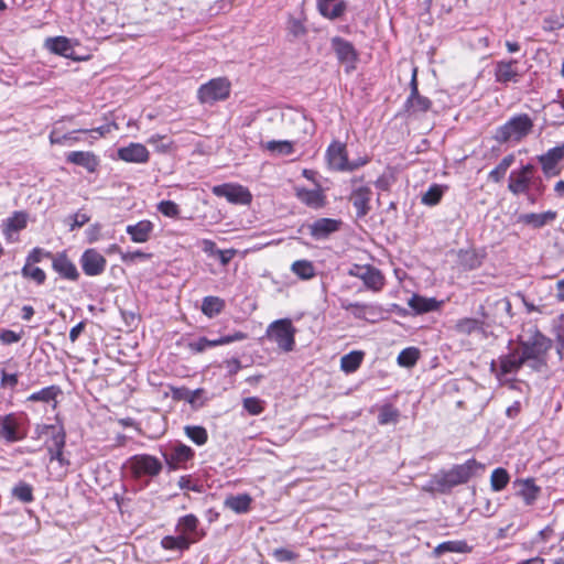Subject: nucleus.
I'll return each mask as SVG.
<instances>
[{
  "mask_svg": "<svg viewBox=\"0 0 564 564\" xmlns=\"http://www.w3.org/2000/svg\"><path fill=\"white\" fill-rule=\"evenodd\" d=\"M508 189L514 196H524L530 204L534 205L544 195L546 185L536 174L535 166L525 163L510 172Z\"/></svg>",
  "mask_w": 564,
  "mask_h": 564,
  "instance_id": "nucleus-1",
  "label": "nucleus"
},
{
  "mask_svg": "<svg viewBox=\"0 0 564 564\" xmlns=\"http://www.w3.org/2000/svg\"><path fill=\"white\" fill-rule=\"evenodd\" d=\"M517 348L527 366L539 371L546 366V355L552 348V340L536 327H532L520 337Z\"/></svg>",
  "mask_w": 564,
  "mask_h": 564,
  "instance_id": "nucleus-2",
  "label": "nucleus"
},
{
  "mask_svg": "<svg viewBox=\"0 0 564 564\" xmlns=\"http://www.w3.org/2000/svg\"><path fill=\"white\" fill-rule=\"evenodd\" d=\"M124 467L130 478L135 481L141 489L148 487L163 470L162 462L150 454H137L129 457Z\"/></svg>",
  "mask_w": 564,
  "mask_h": 564,
  "instance_id": "nucleus-3",
  "label": "nucleus"
},
{
  "mask_svg": "<svg viewBox=\"0 0 564 564\" xmlns=\"http://www.w3.org/2000/svg\"><path fill=\"white\" fill-rule=\"evenodd\" d=\"M533 126L529 115H514L496 130L495 140L499 143H519L531 133Z\"/></svg>",
  "mask_w": 564,
  "mask_h": 564,
  "instance_id": "nucleus-4",
  "label": "nucleus"
},
{
  "mask_svg": "<svg viewBox=\"0 0 564 564\" xmlns=\"http://www.w3.org/2000/svg\"><path fill=\"white\" fill-rule=\"evenodd\" d=\"M296 328L289 318H281L269 324L265 337L275 343L278 348L284 352L294 350Z\"/></svg>",
  "mask_w": 564,
  "mask_h": 564,
  "instance_id": "nucleus-5",
  "label": "nucleus"
},
{
  "mask_svg": "<svg viewBox=\"0 0 564 564\" xmlns=\"http://www.w3.org/2000/svg\"><path fill=\"white\" fill-rule=\"evenodd\" d=\"M485 466L471 458L466 460L464 464L455 465L452 469L443 473L437 479L438 486L443 489H451L455 486L466 484L479 469H484Z\"/></svg>",
  "mask_w": 564,
  "mask_h": 564,
  "instance_id": "nucleus-6",
  "label": "nucleus"
},
{
  "mask_svg": "<svg viewBox=\"0 0 564 564\" xmlns=\"http://www.w3.org/2000/svg\"><path fill=\"white\" fill-rule=\"evenodd\" d=\"M40 435H50L51 444L47 445V452L51 462H58L62 466L68 465L69 462L64 458V447L66 442V433L61 424H45L37 429Z\"/></svg>",
  "mask_w": 564,
  "mask_h": 564,
  "instance_id": "nucleus-7",
  "label": "nucleus"
},
{
  "mask_svg": "<svg viewBox=\"0 0 564 564\" xmlns=\"http://www.w3.org/2000/svg\"><path fill=\"white\" fill-rule=\"evenodd\" d=\"M231 90V83L226 77H216L200 85L197 90V99L200 104L214 105L226 100Z\"/></svg>",
  "mask_w": 564,
  "mask_h": 564,
  "instance_id": "nucleus-8",
  "label": "nucleus"
},
{
  "mask_svg": "<svg viewBox=\"0 0 564 564\" xmlns=\"http://www.w3.org/2000/svg\"><path fill=\"white\" fill-rule=\"evenodd\" d=\"M26 436L24 419L21 414L10 413L0 416V440L7 443H15Z\"/></svg>",
  "mask_w": 564,
  "mask_h": 564,
  "instance_id": "nucleus-9",
  "label": "nucleus"
},
{
  "mask_svg": "<svg viewBox=\"0 0 564 564\" xmlns=\"http://www.w3.org/2000/svg\"><path fill=\"white\" fill-rule=\"evenodd\" d=\"M348 275L360 279L365 286L373 292L381 291L386 283L382 272L370 264H354L349 268Z\"/></svg>",
  "mask_w": 564,
  "mask_h": 564,
  "instance_id": "nucleus-10",
  "label": "nucleus"
},
{
  "mask_svg": "<svg viewBox=\"0 0 564 564\" xmlns=\"http://www.w3.org/2000/svg\"><path fill=\"white\" fill-rule=\"evenodd\" d=\"M195 456L193 448L182 442L171 444L163 454L164 460L170 470L187 468L186 464Z\"/></svg>",
  "mask_w": 564,
  "mask_h": 564,
  "instance_id": "nucleus-11",
  "label": "nucleus"
},
{
  "mask_svg": "<svg viewBox=\"0 0 564 564\" xmlns=\"http://www.w3.org/2000/svg\"><path fill=\"white\" fill-rule=\"evenodd\" d=\"M330 46L338 62L345 65L347 72L356 68L358 52L351 42L340 36H334L330 40Z\"/></svg>",
  "mask_w": 564,
  "mask_h": 564,
  "instance_id": "nucleus-12",
  "label": "nucleus"
},
{
  "mask_svg": "<svg viewBox=\"0 0 564 564\" xmlns=\"http://www.w3.org/2000/svg\"><path fill=\"white\" fill-rule=\"evenodd\" d=\"M523 365H527V362L516 347L507 355L500 356L498 361L494 360L491 362V370L496 372L497 377H502L517 373Z\"/></svg>",
  "mask_w": 564,
  "mask_h": 564,
  "instance_id": "nucleus-13",
  "label": "nucleus"
},
{
  "mask_svg": "<svg viewBox=\"0 0 564 564\" xmlns=\"http://www.w3.org/2000/svg\"><path fill=\"white\" fill-rule=\"evenodd\" d=\"M175 532L188 540V544L197 543L205 536V532L199 528V520L195 514H186L178 519Z\"/></svg>",
  "mask_w": 564,
  "mask_h": 564,
  "instance_id": "nucleus-14",
  "label": "nucleus"
},
{
  "mask_svg": "<svg viewBox=\"0 0 564 564\" xmlns=\"http://www.w3.org/2000/svg\"><path fill=\"white\" fill-rule=\"evenodd\" d=\"M213 194L225 197L229 203L247 205L251 202L252 195L248 188L238 184H221L213 187Z\"/></svg>",
  "mask_w": 564,
  "mask_h": 564,
  "instance_id": "nucleus-15",
  "label": "nucleus"
},
{
  "mask_svg": "<svg viewBox=\"0 0 564 564\" xmlns=\"http://www.w3.org/2000/svg\"><path fill=\"white\" fill-rule=\"evenodd\" d=\"M343 221L335 218H318L307 225L310 236L316 241H324L341 229Z\"/></svg>",
  "mask_w": 564,
  "mask_h": 564,
  "instance_id": "nucleus-16",
  "label": "nucleus"
},
{
  "mask_svg": "<svg viewBox=\"0 0 564 564\" xmlns=\"http://www.w3.org/2000/svg\"><path fill=\"white\" fill-rule=\"evenodd\" d=\"M564 159V143L547 150L538 156L543 174L546 177L557 176L561 173L560 162Z\"/></svg>",
  "mask_w": 564,
  "mask_h": 564,
  "instance_id": "nucleus-17",
  "label": "nucleus"
},
{
  "mask_svg": "<svg viewBox=\"0 0 564 564\" xmlns=\"http://www.w3.org/2000/svg\"><path fill=\"white\" fill-rule=\"evenodd\" d=\"M517 59H502L495 64V80L502 85L518 83L522 73L519 70Z\"/></svg>",
  "mask_w": 564,
  "mask_h": 564,
  "instance_id": "nucleus-18",
  "label": "nucleus"
},
{
  "mask_svg": "<svg viewBox=\"0 0 564 564\" xmlns=\"http://www.w3.org/2000/svg\"><path fill=\"white\" fill-rule=\"evenodd\" d=\"M80 265L88 276L100 275L107 265L106 258L96 249H87L80 257Z\"/></svg>",
  "mask_w": 564,
  "mask_h": 564,
  "instance_id": "nucleus-19",
  "label": "nucleus"
},
{
  "mask_svg": "<svg viewBox=\"0 0 564 564\" xmlns=\"http://www.w3.org/2000/svg\"><path fill=\"white\" fill-rule=\"evenodd\" d=\"M329 169L337 172H346L348 153L346 144L340 141H333L325 153Z\"/></svg>",
  "mask_w": 564,
  "mask_h": 564,
  "instance_id": "nucleus-20",
  "label": "nucleus"
},
{
  "mask_svg": "<svg viewBox=\"0 0 564 564\" xmlns=\"http://www.w3.org/2000/svg\"><path fill=\"white\" fill-rule=\"evenodd\" d=\"M29 215L25 212H14L2 221V235L10 243L18 241V232L28 225Z\"/></svg>",
  "mask_w": 564,
  "mask_h": 564,
  "instance_id": "nucleus-21",
  "label": "nucleus"
},
{
  "mask_svg": "<svg viewBox=\"0 0 564 564\" xmlns=\"http://www.w3.org/2000/svg\"><path fill=\"white\" fill-rule=\"evenodd\" d=\"M52 268L65 280L77 281L79 278L76 265L64 252L56 253L52 257Z\"/></svg>",
  "mask_w": 564,
  "mask_h": 564,
  "instance_id": "nucleus-22",
  "label": "nucleus"
},
{
  "mask_svg": "<svg viewBox=\"0 0 564 564\" xmlns=\"http://www.w3.org/2000/svg\"><path fill=\"white\" fill-rule=\"evenodd\" d=\"M372 192L368 186H359L352 189L350 202L356 208L357 218H364L370 212Z\"/></svg>",
  "mask_w": 564,
  "mask_h": 564,
  "instance_id": "nucleus-23",
  "label": "nucleus"
},
{
  "mask_svg": "<svg viewBox=\"0 0 564 564\" xmlns=\"http://www.w3.org/2000/svg\"><path fill=\"white\" fill-rule=\"evenodd\" d=\"M557 218V213L554 210H546L544 213H527L519 215L517 223L530 226L533 229H540Z\"/></svg>",
  "mask_w": 564,
  "mask_h": 564,
  "instance_id": "nucleus-24",
  "label": "nucleus"
},
{
  "mask_svg": "<svg viewBox=\"0 0 564 564\" xmlns=\"http://www.w3.org/2000/svg\"><path fill=\"white\" fill-rule=\"evenodd\" d=\"M118 158L129 163H147L150 158L148 149L141 143H130L118 149Z\"/></svg>",
  "mask_w": 564,
  "mask_h": 564,
  "instance_id": "nucleus-25",
  "label": "nucleus"
},
{
  "mask_svg": "<svg viewBox=\"0 0 564 564\" xmlns=\"http://www.w3.org/2000/svg\"><path fill=\"white\" fill-rule=\"evenodd\" d=\"M514 486L518 488L517 495L523 499L525 506L534 505L541 492V488L535 485L533 478L517 479Z\"/></svg>",
  "mask_w": 564,
  "mask_h": 564,
  "instance_id": "nucleus-26",
  "label": "nucleus"
},
{
  "mask_svg": "<svg viewBox=\"0 0 564 564\" xmlns=\"http://www.w3.org/2000/svg\"><path fill=\"white\" fill-rule=\"evenodd\" d=\"M66 161L68 163L82 166L88 172L94 173L99 166V160L93 152L72 151L67 153Z\"/></svg>",
  "mask_w": 564,
  "mask_h": 564,
  "instance_id": "nucleus-27",
  "label": "nucleus"
},
{
  "mask_svg": "<svg viewBox=\"0 0 564 564\" xmlns=\"http://www.w3.org/2000/svg\"><path fill=\"white\" fill-rule=\"evenodd\" d=\"M383 308L377 303H360L354 310V317L357 319H364L369 323H376L383 317Z\"/></svg>",
  "mask_w": 564,
  "mask_h": 564,
  "instance_id": "nucleus-28",
  "label": "nucleus"
},
{
  "mask_svg": "<svg viewBox=\"0 0 564 564\" xmlns=\"http://www.w3.org/2000/svg\"><path fill=\"white\" fill-rule=\"evenodd\" d=\"M295 195L301 203L308 207L317 209L325 205V196L319 188L296 187Z\"/></svg>",
  "mask_w": 564,
  "mask_h": 564,
  "instance_id": "nucleus-29",
  "label": "nucleus"
},
{
  "mask_svg": "<svg viewBox=\"0 0 564 564\" xmlns=\"http://www.w3.org/2000/svg\"><path fill=\"white\" fill-rule=\"evenodd\" d=\"M442 304H443L442 301H437L434 297H424L419 294H413L408 301V305L416 314H424V313L437 311V310H440Z\"/></svg>",
  "mask_w": 564,
  "mask_h": 564,
  "instance_id": "nucleus-30",
  "label": "nucleus"
},
{
  "mask_svg": "<svg viewBox=\"0 0 564 564\" xmlns=\"http://www.w3.org/2000/svg\"><path fill=\"white\" fill-rule=\"evenodd\" d=\"M317 9L324 18L335 20L346 11V2L343 0H317Z\"/></svg>",
  "mask_w": 564,
  "mask_h": 564,
  "instance_id": "nucleus-31",
  "label": "nucleus"
},
{
  "mask_svg": "<svg viewBox=\"0 0 564 564\" xmlns=\"http://www.w3.org/2000/svg\"><path fill=\"white\" fill-rule=\"evenodd\" d=\"M133 242H147L153 231V224L150 220H140L134 225H128L126 229Z\"/></svg>",
  "mask_w": 564,
  "mask_h": 564,
  "instance_id": "nucleus-32",
  "label": "nucleus"
},
{
  "mask_svg": "<svg viewBox=\"0 0 564 564\" xmlns=\"http://www.w3.org/2000/svg\"><path fill=\"white\" fill-rule=\"evenodd\" d=\"M471 551V546L468 545L466 541L456 540V541H445L440 543L434 550L433 554L435 556H441L444 553H469Z\"/></svg>",
  "mask_w": 564,
  "mask_h": 564,
  "instance_id": "nucleus-33",
  "label": "nucleus"
},
{
  "mask_svg": "<svg viewBox=\"0 0 564 564\" xmlns=\"http://www.w3.org/2000/svg\"><path fill=\"white\" fill-rule=\"evenodd\" d=\"M252 498L248 494L229 496L225 500V507L238 514L247 513L250 510Z\"/></svg>",
  "mask_w": 564,
  "mask_h": 564,
  "instance_id": "nucleus-34",
  "label": "nucleus"
},
{
  "mask_svg": "<svg viewBox=\"0 0 564 564\" xmlns=\"http://www.w3.org/2000/svg\"><path fill=\"white\" fill-rule=\"evenodd\" d=\"M432 101L422 95H416L414 97H408L405 101V109L409 115H419L426 112L431 109Z\"/></svg>",
  "mask_w": 564,
  "mask_h": 564,
  "instance_id": "nucleus-35",
  "label": "nucleus"
},
{
  "mask_svg": "<svg viewBox=\"0 0 564 564\" xmlns=\"http://www.w3.org/2000/svg\"><path fill=\"white\" fill-rule=\"evenodd\" d=\"M291 271L301 280H311L316 275V270L312 261L296 260L291 265Z\"/></svg>",
  "mask_w": 564,
  "mask_h": 564,
  "instance_id": "nucleus-36",
  "label": "nucleus"
},
{
  "mask_svg": "<svg viewBox=\"0 0 564 564\" xmlns=\"http://www.w3.org/2000/svg\"><path fill=\"white\" fill-rule=\"evenodd\" d=\"M482 322L477 318L464 317L456 322L454 330L460 335H470L482 329Z\"/></svg>",
  "mask_w": 564,
  "mask_h": 564,
  "instance_id": "nucleus-37",
  "label": "nucleus"
},
{
  "mask_svg": "<svg viewBox=\"0 0 564 564\" xmlns=\"http://www.w3.org/2000/svg\"><path fill=\"white\" fill-rule=\"evenodd\" d=\"M364 354L361 351H350L340 359V368L346 373L355 372L361 365Z\"/></svg>",
  "mask_w": 564,
  "mask_h": 564,
  "instance_id": "nucleus-38",
  "label": "nucleus"
},
{
  "mask_svg": "<svg viewBox=\"0 0 564 564\" xmlns=\"http://www.w3.org/2000/svg\"><path fill=\"white\" fill-rule=\"evenodd\" d=\"M46 45L53 53L65 57H69L73 52L69 40L64 36L48 39Z\"/></svg>",
  "mask_w": 564,
  "mask_h": 564,
  "instance_id": "nucleus-39",
  "label": "nucleus"
},
{
  "mask_svg": "<svg viewBox=\"0 0 564 564\" xmlns=\"http://www.w3.org/2000/svg\"><path fill=\"white\" fill-rule=\"evenodd\" d=\"M11 495L14 499L23 503H30L34 500L33 487L25 481L15 484L11 489Z\"/></svg>",
  "mask_w": 564,
  "mask_h": 564,
  "instance_id": "nucleus-40",
  "label": "nucleus"
},
{
  "mask_svg": "<svg viewBox=\"0 0 564 564\" xmlns=\"http://www.w3.org/2000/svg\"><path fill=\"white\" fill-rule=\"evenodd\" d=\"M516 156L514 154L506 155L498 165L489 172V180L492 182L499 183L506 175L508 169L514 163Z\"/></svg>",
  "mask_w": 564,
  "mask_h": 564,
  "instance_id": "nucleus-41",
  "label": "nucleus"
},
{
  "mask_svg": "<svg viewBox=\"0 0 564 564\" xmlns=\"http://www.w3.org/2000/svg\"><path fill=\"white\" fill-rule=\"evenodd\" d=\"M224 300L217 296H206L202 303V312L208 317L218 315L224 310Z\"/></svg>",
  "mask_w": 564,
  "mask_h": 564,
  "instance_id": "nucleus-42",
  "label": "nucleus"
},
{
  "mask_svg": "<svg viewBox=\"0 0 564 564\" xmlns=\"http://www.w3.org/2000/svg\"><path fill=\"white\" fill-rule=\"evenodd\" d=\"M161 545L165 550L170 551H185L189 549L188 540L176 533V535L164 536L161 541Z\"/></svg>",
  "mask_w": 564,
  "mask_h": 564,
  "instance_id": "nucleus-43",
  "label": "nucleus"
},
{
  "mask_svg": "<svg viewBox=\"0 0 564 564\" xmlns=\"http://www.w3.org/2000/svg\"><path fill=\"white\" fill-rule=\"evenodd\" d=\"M445 192V187L438 184H433L429 187V189L422 195L421 202L426 206H435L437 205Z\"/></svg>",
  "mask_w": 564,
  "mask_h": 564,
  "instance_id": "nucleus-44",
  "label": "nucleus"
},
{
  "mask_svg": "<svg viewBox=\"0 0 564 564\" xmlns=\"http://www.w3.org/2000/svg\"><path fill=\"white\" fill-rule=\"evenodd\" d=\"M185 435L196 445L202 446L208 440V433L205 427L199 425H186L184 427Z\"/></svg>",
  "mask_w": 564,
  "mask_h": 564,
  "instance_id": "nucleus-45",
  "label": "nucleus"
},
{
  "mask_svg": "<svg viewBox=\"0 0 564 564\" xmlns=\"http://www.w3.org/2000/svg\"><path fill=\"white\" fill-rule=\"evenodd\" d=\"M400 417V412L391 404H384L379 409L378 423L380 425L395 424Z\"/></svg>",
  "mask_w": 564,
  "mask_h": 564,
  "instance_id": "nucleus-46",
  "label": "nucleus"
},
{
  "mask_svg": "<svg viewBox=\"0 0 564 564\" xmlns=\"http://www.w3.org/2000/svg\"><path fill=\"white\" fill-rule=\"evenodd\" d=\"M61 393V389L57 386L45 387L42 390L32 393L28 400L33 402H45L55 401L57 394Z\"/></svg>",
  "mask_w": 564,
  "mask_h": 564,
  "instance_id": "nucleus-47",
  "label": "nucleus"
},
{
  "mask_svg": "<svg viewBox=\"0 0 564 564\" xmlns=\"http://www.w3.org/2000/svg\"><path fill=\"white\" fill-rule=\"evenodd\" d=\"M510 480V476L505 468H496L490 476L491 489L496 492L503 490Z\"/></svg>",
  "mask_w": 564,
  "mask_h": 564,
  "instance_id": "nucleus-48",
  "label": "nucleus"
},
{
  "mask_svg": "<svg viewBox=\"0 0 564 564\" xmlns=\"http://www.w3.org/2000/svg\"><path fill=\"white\" fill-rule=\"evenodd\" d=\"M264 149L270 151V152H272V153H276L279 155H291L294 152L293 143L291 141H288V140H281V141L272 140V141H268L264 144Z\"/></svg>",
  "mask_w": 564,
  "mask_h": 564,
  "instance_id": "nucleus-49",
  "label": "nucleus"
},
{
  "mask_svg": "<svg viewBox=\"0 0 564 564\" xmlns=\"http://www.w3.org/2000/svg\"><path fill=\"white\" fill-rule=\"evenodd\" d=\"M21 274L25 279L33 280L39 285L43 284L46 280V274L41 268L33 267V264L29 263H25L23 265Z\"/></svg>",
  "mask_w": 564,
  "mask_h": 564,
  "instance_id": "nucleus-50",
  "label": "nucleus"
},
{
  "mask_svg": "<svg viewBox=\"0 0 564 564\" xmlns=\"http://www.w3.org/2000/svg\"><path fill=\"white\" fill-rule=\"evenodd\" d=\"M78 131H72L68 133H59L56 129H53L50 133V142L52 144H67L73 145L74 143L79 141V138L76 135Z\"/></svg>",
  "mask_w": 564,
  "mask_h": 564,
  "instance_id": "nucleus-51",
  "label": "nucleus"
},
{
  "mask_svg": "<svg viewBox=\"0 0 564 564\" xmlns=\"http://www.w3.org/2000/svg\"><path fill=\"white\" fill-rule=\"evenodd\" d=\"M419 356L420 351L417 348H405L399 354L398 364L402 367H412L416 364Z\"/></svg>",
  "mask_w": 564,
  "mask_h": 564,
  "instance_id": "nucleus-52",
  "label": "nucleus"
},
{
  "mask_svg": "<svg viewBox=\"0 0 564 564\" xmlns=\"http://www.w3.org/2000/svg\"><path fill=\"white\" fill-rule=\"evenodd\" d=\"M265 402L257 397H248L242 401L243 409L251 415H259L264 410Z\"/></svg>",
  "mask_w": 564,
  "mask_h": 564,
  "instance_id": "nucleus-53",
  "label": "nucleus"
},
{
  "mask_svg": "<svg viewBox=\"0 0 564 564\" xmlns=\"http://www.w3.org/2000/svg\"><path fill=\"white\" fill-rule=\"evenodd\" d=\"M158 210L166 217L175 218L180 215V207L172 200H162L158 205Z\"/></svg>",
  "mask_w": 564,
  "mask_h": 564,
  "instance_id": "nucleus-54",
  "label": "nucleus"
},
{
  "mask_svg": "<svg viewBox=\"0 0 564 564\" xmlns=\"http://www.w3.org/2000/svg\"><path fill=\"white\" fill-rule=\"evenodd\" d=\"M52 257H54V254H52L50 251L36 247L29 252L25 263L34 264L41 262L45 258L52 259Z\"/></svg>",
  "mask_w": 564,
  "mask_h": 564,
  "instance_id": "nucleus-55",
  "label": "nucleus"
},
{
  "mask_svg": "<svg viewBox=\"0 0 564 564\" xmlns=\"http://www.w3.org/2000/svg\"><path fill=\"white\" fill-rule=\"evenodd\" d=\"M564 26V21L557 15H550L543 19V30L544 31H555L560 30Z\"/></svg>",
  "mask_w": 564,
  "mask_h": 564,
  "instance_id": "nucleus-56",
  "label": "nucleus"
},
{
  "mask_svg": "<svg viewBox=\"0 0 564 564\" xmlns=\"http://www.w3.org/2000/svg\"><path fill=\"white\" fill-rule=\"evenodd\" d=\"M112 128H117V126L115 123H107L94 129L79 130V132L89 133L91 139L96 140L99 137H105Z\"/></svg>",
  "mask_w": 564,
  "mask_h": 564,
  "instance_id": "nucleus-57",
  "label": "nucleus"
},
{
  "mask_svg": "<svg viewBox=\"0 0 564 564\" xmlns=\"http://www.w3.org/2000/svg\"><path fill=\"white\" fill-rule=\"evenodd\" d=\"M288 30L294 37L303 36L306 33L304 23L299 19H290Z\"/></svg>",
  "mask_w": 564,
  "mask_h": 564,
  "instance_id": "nucleus-58",
  "label": "nucleus"
},
{
  "mask_svg": "<svg viewBox=\"0 0 564 564\" xmlns=\"http://www.w3.org/2000/svg\"><path fill=\"white\" fill-rule=\"evenodd\" d=\"M188 349L192 352L199 354L210 348L209 339L206 337H199L196 340H192L187 344Z\"/></svg>",
  "mask_w": 564,
  "mask_h": 564,
  "instance_id": "nucleus-59",
  "label": "nucleus"
},
{
  "mask_svg": "<svg viewBox=\"0 0 564 564\" xmlns=\"http://www.w3.org/2000/svg\"><path fill=\"white\" fill-rule=\"evenodd\" d=\"M272 555L280 563L293 561L297 556L293 551L284 547L273 550Z\"/></svg>",
  "mask_w": 564,
  "mask_h": 564,
  "instance_id": "nucleus-60",
  "label": "nucleus"
},
{
  "mask_svg": "<svg viewBox=\"0 0 564 564\" xmlns=\"http://www.w3.org/2000/svg\"><path fill=\"white\" fill-rule=\"evenodd\" d=\"M19 381L18 373H8L6 370H1V381L0 386L2 388L14 389Z\"/></svg>",
  "mask_w": 564,
  "mask_h": 564,
  "instance_id": "nucleus-61",
  "label": "nucleus"
},
{
  "mask_svg": "<svg viewBox=\"0 0 564 564\" xmlns=\"http://www.w3.org/2000/svg\"><path fill=\"white\" fill-rule=\"evenodd\" d=\"M22 338V334L15 333L10 329H3L0 333V340L4 345H10L13 343H18Z\"/></svg>",
  "mask_w": 564,
  "mask_h": 564,
  "instance_id": "nucleus-62",
  "label": "nucleus"
},
{
  "mask_svg": "<svg viewBox=\"0 0 564 564\" xmlns=\"http://www.w3.org/2000/svg\"><path fill=\"white\" fill-rule=\"evenodd\" d=\"M554 329L558 345L561 346V348H564V314H561L557 317L554 324Z\"/></svg>",
  "mask_w": 564,
  "mask_h": 564,
  "instance_id": "nucleus-63",
  "label": "nucleus"
},
{
  "mask_svg": "<svg viewBox=\"0 0 564 564\" xmlns=\"http://www.w3.org/2000/svg\"><path fill=\"white\" fill-rule=\"evenodd\" d=\"M236 250L235 249H226V250H216V256L218 257L220 263L223 265H227L231 259L235 257L236 254Z\"/></svg>",
  "mask_w": 564,
  "mask_h": 564,
  "instance_id": "nucleus-64",
  "label": "nucleus"
}]
</instances>
